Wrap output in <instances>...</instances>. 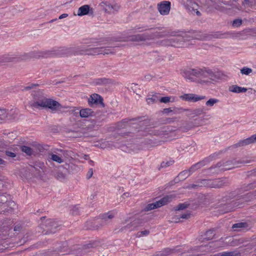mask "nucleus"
Returning <instances> with one entry per match:
<instances>
[{"label": "nucleus", "mask_w": 256, "mask_h": 256, "mask_svg": "<svg viewBox=\"0 0 256 256\" xmlns=\"http://www.w3.org/2000/svg\"><path fill=\"white\" fill-rule=\"evenodd\" d=\"M96 44L94 45L96 47H90V46H86V51L85 55L96 56L100 54V44L98 42H96Z\"/></svg>", "instance_id": "nucleus-23"}, {"label": "nucleus", "mask_w": 256, "mask_h": 256, "mask_svg": "<svg viewBox=\"0 0 256 256\" xmlns=\"http://www.w3.org/2000/svg\"><path fill=\"white\" fill-rule=\"evenodd\" d=\"M88 104L90 107L100 105L102 108H104L105 104L104 103L103 98L97 94H93L90 96L88 100Z\"/></svg>", "instance_id": "nucleus-13"}, {"label": "nucleus", "mask_w": 256, "mask_h": 256, "mask_svg": "<svg viewBox=\"0 0 256 256\" xmlns=\"http://www.w3.org/2000/svg\"><path fill=\"white\" fill-rule=\"evenodd\" d=\"M238 254L235 252H227L222 253L220 256H236Z\"/></svg>", "instance_id": "nucleus-53"}, {"label": "nucleus", "mask_w": 256, "mask_h": 256, "mask_svg": "<svg viewBox=\"0 0 256 256\" xmlns=\"http://www.w3.org/2000/svg\"><path fill=\"white\" fill-rule=\"evenodd\" d=\"M154 35L153 34H150L147 32L136 34L134 35L130 36L128 37V40L130 42H144L146 40H150L154 38Z\"/></svg>", "instance_id": "nucleus-14"}, {"label": "nucleus", "mask_w": 256, "mask_h": 256, "mask_svg": "<svg viewBox=\"0 0 256 256\" xmlns=\"http://www.w3.org/2000/svg\"><path fill=\"white\" fill-rule=\"evenodd\" d=\"M172 110L174 114H177L182 113L183 112H186V110H188V108H178L176 107H172Z\"/></svg>", "instance_id": "nucleus-45"}, {"label": "nucleus", "mask_w": 256, "mask_h": 256, "mask_svg": "<svg viewBox=\"0 0 256 256\" xmlns=\"http://www.w3.org/2000/svg\"><path fill=\"white\" fill-rule=\"evenodd\" d=\"M198 170L195 164L192 165L190 168L188 170L189 173L191 174L193 173L195 170Z\"/></svg>", "instance_id": "nucleus-61"}, {"label": "nucleus", "mask_w": 256, "mask_h": 256, "mask_svg": "<svg viewBox=\"0 0 256 256\" xmlns=\"http://www.w3.org/2000/svg\"><path fill=\"white\" fill-rule=\"evenodd\" d=\"M221 167H224V160H222L218 162L216 164L212 166L208 170L211 171L214 168H220Z\"/></svg>", "instance_id": "nucleus-42"}, {"label": "nucleus", "mask_w": 256, "mask_h": 256, "mask_svg": "<svg viewBox=\"0 0 256 256\" xmlns=\"http://www.w3.org/2000/svg\"><path fill=\"white\" fill-rule=\"evenodd\" d=\"M50 51H38L31 52L28 53H24L22 54L16 56H10L4 55L0 58V62H18L23 60L35 58H38L40 57H46L47 56L52 54Z\"/></svg>", "instance_id": "nucleus-3"}, {"label": "nucleus", "mask_w": 256, "mask_h": 256, "mask_svg": "<svg viewBox=\"0 0 256 256\" xmlns=\"http://www.w3.org/2000/svg\"><path fill=\"white\" fill-rule=\"evenodd\" d=\"M89 122L91 123V124L89 125L90 127H92L94 128L96 127L98 128L99 126L102 125V121L98 119L90 118L89 120Z\"/></svg>", "instance_id": "nucleus-32"}, {"label": "nucleus", "mask_w": 256, "mask_h": 256, "mask_svg": "<svg viewBox=\"0 0 256 256\" xmlns=\"http://www.w3.org/2000/svg\"><path fill=\"white\" fill-rule=\"evenodd\" d=\"M100 6L102 7L103 10L105 12L108 13H111L114 11L118 10L120 7L117 4L112 5L108 2H102L101 3Z\"/></svg>", "instance_id": "nucleus-26"}, {"label": "nucleus", "mask_w": 256, "mask_h": 256, "mask_svg": "<svg viewBox=\"0 0 256 256\" xmlns=\"http://www.w3.org/2000/svg\"><path fill=\"white\" fill-rule=\"evenodd\" d=\"M112 82L113 80L112 79L106 78H100L96 80V83L98 85H106L112 84Z\"/></svg>", "instance_id": "nucleus-28"}, {"label": "nucleus", "mask_w": 256, "mask_h": 256, "mask_svg": "<svg viewBox=\"0 0 256 256\" xmlns=\"http://www.w3.org/2000/svg\"><path fill=\"white\" fill-rule=\"evenodd\" d=\"M172 199V197L168 196H166L156 202L148 204L144 208V210L148 212L155 208H160L162 206L167 204Z\"/></svg>", "instance_id": "nucleus-12"}, {"label": "nucleus", "mask_w": 256, "mask_h": 256, "mask_svg": "<svg viewBox=\"0 0 256 256\" xmlns=\"http://www.w3.org/2000/svg\"><path fill=\"white\" fill-rule=\"evenodd\" d=\"M98 243L96 241L91 242H90L86 244L83 246V248L84 250H86L88 248H92L96 247L98 246Z\"/></svg>", "instance_id": "nucleus-39"}, {"label": "nucleus", "mask_w": 256, "mask_h": 256, "mask_svg": "<svg viewBox=\"0 0 256 256\" xmlns=\"http://www.w3.org/2000/svg\"><path fill=\"white\" fill-rule=\"evenodd\" d=\"M5 154H6V156H7L9 158H15L16 156V153L12 152L9 150H6Z\"/></svg>", "instance_id": "nucleus-58"}, {"label": "nucleus", "mask_w": 256, "mask_h": 256, "mask_svg": "<svg viewBox=\"0 0 256 256\" xmlns=\"http://www.w3.org/2000/svg\"><path fill=\"white\" fill-rule=\"evenodd\" d=\"M253 0H244L242 3V5L247 6H252Z\"/></svg>", "instance_id": "nucleus-59"}, {"label": "nucleus", "mask_w": 256, "mask_h": 256, "mask_svg": "<svg viewBox=\"0 0 256 256\" xmlns=\"http://www.w3.org/2000/svg\"><path fill=\"white\" fill-rule=\"evenodd\" d=\"M182 74L184 78L192 82L195 81L196 78H200L198 81L200 84L208 82V79L214 80L216 78V74L210 70L206 68H188L182 70Z\"/></svg>", "instance_id": "nucleus-1"}, {"label": "nucleus", "mask_w": 256, "mask_h": 256, "mask_svg": "<svg viewBox=\"0 0 256 256\" xmlns=\"http://www.w3.org/2000/svg\"><path fill=\"white\" fill-rule=\"evenodd\" d=\"M185 34L186 36V38H188V40L190 38L204 40L206 38V34H202L200 32H189Z\"/></svg>", "instance_id": "nucleus-22"}, {"label": "nucleus", "mask_w": 256, "mask_h": 256, "mask_svg": "<svg viewBox=\"0 0 256 256\" xmlns=\"http://www.w3.org/2000/svg\"><path fill=\"white\" fill-rule=\"evenodd\" d=\"M186 112H188L189 113L188 114L189 115H194L198 116L200 114L204 113V108H198L194 110L188 109V110H186Z\"/></svg>", "instance_id": "nucleus-29"}, {"label": "nucleus", "mask_w": 256, "mask_h": 256, "mask_svg": "<svg viewBox=\"0 0 256 256\" xmlns=\"http://www.w3.org/2000/svg\"><path fill=\"white\" fill-rule=\"evenodd\" d=\"M180 98L186 101L196 102L204 99L206 98V96H198L193 94H188L180 96Z\"/></svg>", "instance_id": "nucleus-20"}, {"label": "nucleus", "mask_w": 256, "mask_h": 256, "mask_svg": "<svg viewBox=\"0 0 256 256\" xmlns=\"http://www.w3.org/2000/svg\"><path fill=\"white\" fill-rule=\"evenodd\" d=\"M21 150L22 152L26 153L28 156H31L32 154V149L28 146H21Z\"/></svg>", "instance_id": "nucleus-37"}, {"label": "nucleus", "mask_w": 256, "mask_h": 256, "mask_svg": "<svg viewBox=\"0 0 256 256\" xmlns=\"http://www.w3.org/2000/svg\"><path fill=\"white\" fill-rule=\"evenodd\" d=\"M176 118H161L158 120L152 121L149 119L148 116H137L134 120H139V124H143L146 126H150V128H155L160 126L162 124H170L175 120Z\"/></svg>", "instance_id": "nucleus-6"}, {"label": "nucleus", "mask_w": 256, "mask_h": 256, "mask_svg": "<svg viewBox=\"0 0 256 256\" xmlns=\"http://www.w3.org/2000/svg\"><path fill=\"white\" fill-rule=\"evenodd\" d=\"M38 84H30L28 86H24L23 89H22V90H28L30 89H32L34 88L36 86H38Z\"/></svg>", "instance_id": "nucleus-54"}, {"label": "nucleus", "mask_w": 256, "mask_h": 256, "mask_svg": "<svg viewBox=\"0 0 256 256\" xmlns=\"http://www.w3.org/2000/svg\"><path fill=\"white\" fill-rule=\"evenodd\" d=\"M49 158L52 161L56 162L58 164H60L63 162L62 159L60 156L54 154H50Z\"/></svg>", "instance_id": "nucleus-36"}, {"label": "nucleus", "mask_w": 256, "mask_h": 256, "mask_svg": "<svg viewBox=\"0 0 256 256\" xmlns=\"http://www.w3.org/2000/svg\"><path fill=\"white\" fill-rule=\"evenodd\" d=\"M158 100V98L156 96H152V98H148L147 99L148 102V104L150 102H157Z\"/></svg>", "instance_id": "nucleus-57"}, {"label": "nucleus", "mask_w": 256, "mask_h": 256, "mask_svg": "<svg viewBox=\"0 0 256 256\" xmlns=\"http://www.w3.org/2000/svg\"><path fill=\"white\" fill-rule=\"evenodd\" d=\"M229 90L235 93H240V86L237 85H232L230 86Z\"/></svg>", "instance_id": "nucleus-43"}, {"label": "nucleus", "mask_w": 256, "mask_h": 256, "mask_svg": "<svg viewBox=\"0 0 256 256\" xmlns=\"http://www.w3.org/2000/svg\"><path fill=\"white\" fill-rule=\"evenodd\" d=\"M256 198V190L254 192H250L246 194L240 196L236 200H233L230 203H227L224 206L225 209L222 210V213H226L233 210L236 208L242 207L244 202H250Z\"/></svg>", "instance_id": "nucleus-4"}, {"label": "nucleus", "mask_w": 256, "mask_h": 256, "mask_svg": "<svg viewBox=\"0 0 256 256\" xmlns=\"http://www.w3.org/2000/svg\"><path fill=\"white\" fill-rule=\"evenodd\" d=\"M174 250V249H172L169 248H166L158 252V253L157 254L158 256H168L172 254L173 251Z\"/></svg>", "instance_id": "nucleus-34"}, {"label": "nucleus", "mask_w": 256, "mask_h": 256, "mask_svg": "<svg viewBox=\"0 0 256 256\" xmlns=\"http://www.w3.org/2000/svg\"><path fill=\"white\" fill-rule=\"evenodd\" d=\"M205 236L206 237L204 238V240H212L215 236L214 229H210L207 230L206 232Z\"/></svg>", "instance_id": "nucleus-33"}, {"label": "nucleus", "mask_w": 256, "mask_h": 256, "mask_svg": "<svg viewBox=\"0 0 256 256\" xmlns=\"http://www.w3.org/2000/svg\"><path fill=\"white\" fill-rule=\"evenodd\" d=\"M170 97H169V96H164V97H161L159 99V101L160 102L166 104L170 102Z\"/></svg>", "instance_id": "nucleus-56"}, {"label": "nucleus", "mask_w": 256, "mask_h": 256, "mask_svg": "<svg viewBox=\"0 0 256 256\" xmlns=\"http://www.w3.org/2000/svg\"><path fill=\"white\" fill-rule=\"evenodd\" d=\"M18 114L17 109L8 110L5 108L0 109V124L5 122L8 120L16 118Z\"/></svg>", "instance_id": "nucleus-9"}, {"label": "nucleus", "mask_w": 256, "mask_h": 256, "mask_svg": "<svg viewBox=\"0 0 256 256\" xmlns=\"http://www.w3.org/2000/svg\"><path fill=\"white\" fill-rule=\"evenodd\" d=\"M194 124L192 122H190L187 124L186 126L181 127V130L184 131H187L188 130L193 128Z\"/></svg>", "instance_id": "nucleus-55"}, {"label": "nucleus", "mask_w": 256, "mask_h": 256, "mask_svg": "<svg viewBox=\"0 0 256 256\" xmlns=\"http://www.w3.org/2000/svg\"><path fill=\"white\" fill-rule=\"evenodd\" d=\"M170 2L169 1H162L158 4V8L160 13L162 15H167L170 10Z\"/></svg>", "instance_id": "nucleus-18"}, {"label": "nucleus", "mask_w": 256, "mask_h": 256, "mask_svg": "<svg viewBox=\"0 0 256 256\" xmlns=\"http://www.w3.org/2000/svg\"><path fill=\"white\" fill-rule=\"evenodd\" d=\"M255 188H256V180L248 184H242L238 190L240 194H242L245 191L249 190Z\"/></svg>", "instance_id": "nucleus-27"}, {"label": "nucleus", "mask_w": 256, "mask_h": 256, "mask_svg": "<svg viewBox=\"0 0 256 256\" xmlns=\"http://www.w3.org/2000/svg\"><path fill=\"white\" fill-rule=\"evenodd\" d=\"M33 102L32 107L38 109H50L56 111L62 108V105L57 101L46 98L42 91H35L32 94Z\"/></svg>", "instance_id": "nucleus-2"}, {"label": "nucleus", "mask_w": 256, "mask_h": 256, "mask_svg": "<svg viewBox=\"0 0 256 256\" xmlns=\"http://www.w3.org/2000/svg\"><path fill=\"white\" fill-rule=\"evenodd\" d=\"M144 220L142 218H137L128 224L126 226L122 227L120 231L122 232L124 230L128 229L130 230H134V228L138 227L140 224L143 222Z\"/></svg>", "instance_id": "nucleus-24"}, {"label": "nucleus", "mask_w": 256, "mask_h": 256, "mask_svg": "<svg viewBox=\"0 0 256 256\" xmlns=\"http://www.w3.org/2000/svg\"><path fill=\"white\" fill-rule=\"evenodd\" d=\"M150 140L151 141L150 144L152 146H156L160 144V142L156 140Z\"/></svg>", "instance_id": "nucleus-64"}, {"label": "nucleus", "mask_w": 256, "mask_h": 256, "mask_svg": "<svg viewBox=\"0 0 256 256\" xmlns=\"http://www.w3.org/2000/svg\"><path fill=\"white\" fill-rule=\"evenodd\" d=\"M55 177L57 180L62 181L66 178V174L59 170L56 173Z\"/></svg>", "instance_id": "nucleus-44"}, {"label": "nucleus", "mask_w": 256, "mask_h": 256, "mask_svg": "<svg viewBox=\"0 0 256 256\" xmlns=\"http://www.w3.org/2000/svg\"><path fill=\"white\" fill-rule=\"evenodd\" d=\"M185 40H188L186 38V36L184 34L183 36H178L176 37L166 40L164 42L167 46H170L174 47H182L184 46Z\"/></svg>", "instance_id": "nucleus-11"}, {"label": "nucleus", "mask_w": 256, "mask_h": 256, "mask_svg": "<svg viewBox=\"0 0 256 256\" xmlns=\"http://www.w3.org/2000/svg\"><path fill=\"white\" fill-rule=\"evenodd\" d=\"M190 4H192V6H190L188 10L191 12L192 14H194V13H196L198 16H200L202 14L200 12L198 11L196 8L198 7V4L195 2L190 3Z\"/></svg>", "instance_id": "nucleus-30"}, {"label": "nucleus", "mask_w": 256, "mask_h": 256, "mask_svg": "<svg viewBox=\"0 0 256 256\" xmlns=\"http://www.w3.org/2000/svg\"><path fill=\"white\" fill-rule=\"evenodd\" d=\"M86 51V46H78L76 47L61 48L56 50V54L58 55L70 56L74 55H83L85 54Z\"/></svg>", "instance_id": "nucleus-7"}, {"label": "nucleus", "mask_w": 256, "mask_h": 256, "mask_svg": "<svg viewBox=\"0 0 256 256\" xmlns=\"http://www.w3.org/2000/svg\"><path fill=\"white\" fill-rule=\"evenodd\" d=\"M242 24V19L237 18L234 20L232 26L236 27H238Z\"/></svg>", "instance_id": "nucleus-52"}, {"label": "nucleus", "mask_w": 256, "mask_h": 256, "mask_svg": "<svg viewBox=\"0 0 256 256\" xmlns=\"http://www.w3.org/2000/svg\"><path fill=\"white\" fill-rule=\"evenodd\" d=\"M22 229V226L20 224H15L14 230L16 233L18 234Z\"/></svg>", "instance_id": "nucleus-51"}, {"label": "nucleus", "mask_w": 256, "mask_h": 256, "mask_svg": "<svg viewBox=\"0 0 256 256\" xmlns=\"http://www.w3.org/2000/svg\"><path fill=\"white\" fill-rule=\"evenodd\" d=\"M206 164L205 160H203L202 161H200L196 164H195V165L196 166L197 168L199 169L202 166H204Z\"/></svg>", "instance_id": "nucleus-60"}, {"label": "nucleus", "mask_w": 256, "mask_h": 256, "mask_svg": "<svg viewBox=\"0 0 256 256\" xmlns=\"http://www.w3.org/2000/svg\"><path fill=\"white\" fill-rule=\"evenodd\" d=\"M70 213L72 215H78L80 214V207L78 205H76L70 210Z\"/></svg>", "instance_id": "nucleus-46"}, {"label": "nucleus", "mask_w": 256, "mask_h": 256, "mask_svg": "<svg viewBox=\"0 0 256 256\" xmlns=\"http://www.w3.org/2000/svg\"><path fill=\"white\" fill-rule=\"evenodd\" d=\"M229 34L228 32H226L224 33H222L220 32H216L214 34H213V37L216 38H226L227 37V36Z\"/></svg>", "instance_id": "nucleus-38"}, {"label": "nucleus", "mask_w": 256, "mask_h": 256, "mask_svg": "<svg viewBox=\"0 0 256 256\" xmlns=\"http://www.w3.org/2000/svg\"><path fill=\"white\" fill-rule=\"evenodd\" d=\"M248 224L246 222H240L234 224L232 225V228H236V230H239V228H247Z\"/></svg>", "instance_id": "nucleus-31"}, {"label": "nucleus", "mask_w": 256, "mask_h": 256, "mask_svg": "<svg viewBox=\"0 0 256 256\" xmlns=\"http://www.w3.org/2000/svg\"><path fill=\"white\" fill-rule=\"evenodd\" d=\"M218 102V100L216 98H210L209 99L206 103V104L207 106H213L216 103Z\"/></svg>", "instance_id": "nucleus-49"}, {"label": "nucleus", "mask_w": 256, "mask_h": 256, "mask_svg": "<svg viewBox=\"0 0 256 256\" xmlns=\"http://www.w3.org/2000/svg\"><path fill=\"white\" fill-rule=\"evenodd\" d=\"M100 217V218L93 222H86V228L98 230L109 223L110 220L114 218V215L111 212H109L107 213L103 214Z\"/></svg>", "instance_id": "nucleus-5"}, {"label": "nucleus", "mask_w": 256, "mask_h": 256, "mask_svg": "<svg viewBox=\"0 0 256 256\" xmlns=\"http://www.w3.org/2000/svg\"><path fill=\"white\" fill-rule=\"evenodd\" d=\"M178 174L179 178H180L183 180L187 178L189 176H190V174L189 173L188 170H184Z\"/></svg>", "instance_id": "nucleus-40"}, {"label": "nucleus", "mask_w": 256, "mask_h": 256, "mask_svg": "<svg viewBox=\"0 0 256 256\" xmlns=\"http://www.w3.org/2000/svg\"><path fill=\"white\" fill-rule=\"evenodd\" d=\"M79 114L82 118H92L96 115V112L90 108H82L80 110Z\"/></svg>", "instance_id": "nucleus-25"}, {"label": "nucleus", "mask_w": 256, "mask_h": 256, "mask_svg": "<svg viewBox=\"0 0 256 256\" xmlns=\"http://www.w3.org/2000/svg\"><path fill=\"white\" fill-rule=\"evenodd\" d=\"M100 54H106L112 53L110 49L106 48L103 46H100Z\"/></svg>", "instance_id": "nucleus-50"}, {"label": "nucleus", "mask_w": 256, "mask_h": 256, "mask_svg": "<svg viewBox=\"0 0 256 256\" xmlns=\"http://www.w3.org/2000/svg\"><path fill=\"white\" fill-rule=\"evenodd\" d=\"M256 143V134L244 140H240L238 143L233 145L234 148L246 146L250 144Z\"/></svg>", "instance_id": "nucleus-19"}, {"label": "nucleus", "mask_w": 256, "mask_h": 256, "mask_svg": "<svg viewBox=\"0 0 256 256\" xmlns=\"http://www.w3.org/2000/svg\"><path fill=\"white\" fill-rule=\"evenodd\" d=\"M77 14L78 16L93 15L94 10L90 5L85 4L78 8Z\"/></svg>", "instance_id": "nucleus-21"}, {"label": "nucleus", "mask_w": 256, "mask_h": 256, "mask_svg": "<svg viewBox=\"0 0 256 256\" xmlns=\"http://www.w3.org/2000/svg\"><path fill=\"white\" fill-rule=\"evenodd\" d=\"M189 205V204H187L186 202L180 204L174 207V209L176 210H182L188 208Z\"/></svg>", "instance_id": "nucleus-41"}, {"label": "nucleus", "mask_w": 256, "mask_h": 256, "mask_svg": "<svg viewBox=\"0 0 256 256\" xmlns=\"http://www.w3.org/2000/svg\"><path fill=\"white\" fill-rule=\"evenodd\" d=\"M174 163V160H170L168 161H167L166 162H162L160 164V167L161 168H166L168 166H172Z\"/></svg>", "instance_id": "nucleus-47"}, {"label": "nucleus", "mask_w": 256, "mask_h": 256, "mask_svg": "<svg viewBox=\"0 0 256 256\" xmlns=\"http://www.w3.org/2000/svg\"><path fill=\"white\" fill-rule=\"evenodd\" d=\"M199 184L200 187L206 186L211 188L212 180L206 179L198 180Z\"/></svg>", "instance_id": "nucleus-35"}, {"label": "nucleus", "mask_w": 256, "mask_h": 256, "mask_svg": "<svg viewBox=\"0 0 256 256\" xmlns=\"http://www.w3.org/2000/svg\"><path fill=\"white\" fill-rule=\"evenodd\" d=\"M252 72V69L247 67H244L240 70V72L242 74L248 75Z\"/></svg>", "instance_id": "nucleus-48"}, {"label": "nucleus", "mask_w": 256, "mask_h": 256, "mask_svg": "<svg viewBox=\"0 0 256 256\" xmlns=\"http://www.w3.org/2000/svg\"><path fill=\"white\" fill-rule=\"evenodd\" d=\"M250 162V160H237L236 158L224 161V168H223L222 170H230L235 167H238L240 164H247Z\"/></svg>", "instance_id": "nucleus-16"}, {"label": "nucleus", "mask_w": 256, "mask_h": 256, "mask_svg": "<svg viewBox=\"0 0 256 256\" xmlns=\"http://www.w3.org/2000/svg\"><path fill=\"white\" fill-rule=\"evenodd\" d=\"M135 118H126L122 120L120 122H118L116 124V128L118 129L124 128H126L127 124L129 123V126H132L133 128L138 129L137 131H139L142 128L146 126H144L142 124H139V120H134Z\"/></svg>", "instance_id": "nucleus-10"}, {"label": "nucleus", "mask_w": 256, "mask_h": 256, "mask_svg": "<svg viewBox=\"0 0 256 256\" xmlns=\"http://www.w3.org/2000/svg\"><path fill=\"white\" fill-rule=\"evenodd\" d=\"M60 226L56 222L52 219H48L42 224L43 229L42 234L45 235L54 234L56 232Z\"/></svg>", "instance_id": "nucleus-8"}, {"label": "nucleus", "mask_w": 256, "mask_h": 256, "mask_svg": "<svg viewBox=\"0 0 256 256\" xmlns=\"http://www.w3.org/2000/svg\"><path fill=\"white\" fill-rule=\"evenodd\" d=\"M93 173H94L93 168H90L87 174H86V178L90 179L92 176Z\"/></svg>", "instance_id": "nucleus-63"}, {"label": "nucleus", "mask_w": 256, "mask_h": 256, "mask_svg": "<svg viewBox=\"0 0 256 256\" xmlns=\"http://www.w3.org/2000/svg\"><path fill=\"white\" fill-rule=\"evenodd\" d=\"M211 188H220L228 186L230 180L227 178H222L214 180H212Z\"/></svg>", "instance_id": "nucleus-17"}, {"label": "nucleus", "mask_w": 256, "mask_h": 256, "mask_svg": "<svg viewBox=\"0 0 256 256\" xmlns=\"http://www.w3.org/2000/svg\"><path fill=\"white\" fill-rule=\"evenodd\" d=\"M198 187H200V184H199L198 180L196 182V184H190L188 186V188H190L194 189V188H196Z\"/></svg>", "instance_id": "nucleus-62"}, {"label": "nucleus", "mask_w": 256, "mask_h": 256, "mask_svg": "<svg viewBox=\"0 0 256 256\" xmlns=\"http://www.w3.org/2000/svg\"><path fill=\"white\" fill-rule=\"evenodd\" d=\"M240 194V190L238 188L236 189L234 191L230 192L228 193V194H226L224 196H223L222 198V202H226L225 204H224L218 210L222 214H223L222 212V210H224L225 209V207L224 206L227 203H230L231 201H230L231 200L235 198L236 196Z\"/></svg>", "instance_id": "nucleus-15"}]
</instances>
